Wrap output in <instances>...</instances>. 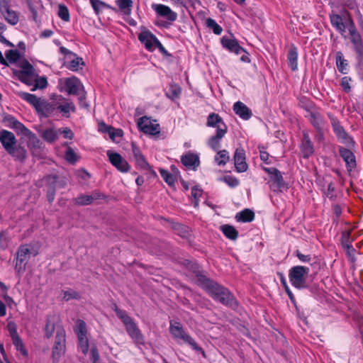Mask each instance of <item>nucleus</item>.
Here are the masks:
<instances>
[{"label": "nucleus", "mask_w": 363, "mask_h": 363, "mask_svg": "<svg viewBox=\"0 0 363 363\" xmlns=\"http://www.w3.org/2000/svg\"><path fill=\"white\" fill-rule=\"evenodd\" d=\"M200 287L215 301L236 311L238 301L233 294L225 286L209 277H201Z\"/></svg>", "instance_id": "nucleus-1"}, {"label": "nucleus", "mask_w": 363, "mask_h": 363, "mask_svg": "<svg viewBox=\"0 0 363 363\" xmlns=\"http://www.w3.org/2000/svg\"><path fill=\"white\" fill-rule=\"evenodd\" d=\"M0 143L6 152L14 160L24 162L27 158V150L24 146L18 143L15 135L7 130L0 131Z\"/></svg>", "instance_id": "nucleus-2"}, {"label": "nucleus", "mask_w": 363, "mask_h": 363, "mask_svg": "<svg viewBox=\"0 0 363 363\" xmlns=\"http://www.w3.org/2000/svg\"><path fill=\"white\" fill-rule=\"evenodd\" d=\"M113 311L117 317L123 323L125 331L136 345H145V337L138 328L134 319L128 315L125 310L120 309L116 304H114Z\"/></svg>", "instance_id": "nucleus-3"}, {"label": "nucleus", "mask_w": 363, "mask_h": 363, "mask_svg": "<svg viewBox=\"0 0 363 363\" xmlns=\"http://www.w3.org/2000/svg\"><path fill=\"white\" fill-rule=\"evenodd\" d=\"M310 269L306 266L296 265L292 267L289 271V279L291 285L297 289H308L311 293H314L315 289L309 286L307 278Z\"/></svg>", "instance_id": "nucleus-4"}, {"label": "nucleus", "mask_w": 363, "mask_h": 363, "mask_svg": "<svg viewBox=\"0 0 363 363\" xmlns=\"http://www.w3.org/2000/svg\"><path fill=\"white\" fill-rule=\"evenodd\" d=\"M183 274L199 286H201L200 278L208 277L201 269L199 264L194 259H183Z\"/></svg>", "instance_id": "nucleus-5"}, {"label": "nucleus", "mask_w": 363, "mask_h": 363, "mask_svg": "<svg viewBox=\"0 0 363 363\" xmlns=\"http://www.w3.org/2000/svg\"><path fill=\"white\" fill-rule=\"evenodd\" d=\"M60 52L65 56L67 62L64 63V65L69 70L72 72H77L82 67L81 66L84 65L83 59L78 57L77 54L68 50L65 47L61 46L60 48Z\"/></svg>", "instance_id": "nucleus-6"}, {"label": "nucleus", "mask_w": 363, "mask_h": 363, "mask_svg": "<svg viewBox=\"0 0 363 363\" xmlns=\"http://www.w3.org/2000/svg\"><path fill=\"white\" fill-rule=\"evenodd\" d=\"M74 332L78 338V347L84 354L89 351V341L86 337L87 330L86 323L82 320H77Z\"/></svg>", "instance_id": "nucleus-7"}, {"label": "nucleus", "mask_w": 363, "mask_h": 363, "mask_svg": "<svg viewBox=\"0 0 363 363\" xmlns=\"http://www.w3.org/2000/svg\"><path fill=\"white\" fill-rule=\"evenodd\" d=\"M65 342V330L63 327H58L52 351V356L53 359H58L65 354L66 350Z\"/></svg>", "instance_id": "nucleus-8"}, {"label": "nucleus", "mask_w": 363, "mask_h": 363, "mask_svg": "<svg viewBox=\"0 0 363 363\" xmlns=\"http://www.w3.org/2000/svg\"><path fill=\"white\" fill-rule=\"evenodd\" d=\"M349 23L350 40L352 44L353 50L355 52L356 56L363 55V38L355 28L353 21L350 19Z\"/></svg>", "instance_id": "nucleus-9"}, {"label": "nucleus", "mask_w": 363, "mask_h": 363, "mask_svg": "<svg viewBox=\"0 0 363 363\" xmlns=\"http://www.w3.org/2000/svg\"><path fill=\"white\" fill-rule=\"evenodd\" d=\"M264 171L270 175V181L272 182L271 189L274 192L281 191L286 187L281 172L275 167H264Z\"/></svg>", "instance_id": "nucleus-10"}, {"label": "nucleus", "mask_w": 363, "mask_h": 363, "mask_svg": "<svg viewBox=\"0 0 363 363\" xmlns=\"http://www.w3.org/2000/svg\"><path fill=\"white\" fill-rule=\"evenodd\" d=\"M31 249L29 245H21L16 252V262L15 269L18 272H24L26 261L30 258Z\"/></svg>", "instance_id": "nucleus-11"}, {"label": "nucleus", "mask_w": 363, "mask_h": 363, "mask_svg": "<svg viewBox=\"0 0 363 363\" xmlns=\"http://www.w3.org/2000/svg\"><path fill=\"white\" fill-rule=\"evenodd\" d=\"M106 154L111 164L119 172L123 173L129 172L130 165L119 153L108 150Z\"/></svg>", "instance_id": "nucleus-12"}, {"label": "nucleus", "mask_w": 363, "mask_h": 363, "mask_svg": "<svg viewBox=\"0 0 363 363\" xmlns=\"http://www.w3.org/2000/svg\"><path fill=\"white\" fill-rule=\"evenodd\" d=\"M220 43L222 47L230 52L239 55L241 54L242 52H245V50L240 45L238 40L232 33H229L228 35H223L220 38Z\"/></svg>", "instance_id": "nucleus-13"}, {"label": "nucleus", "mask_w": 363, "mask_h": 363, "mask_svg": "<svg viewBox=\"0 0 363 363\" xmlns=\"http://www.w3.org/2000/svg\"><path fill=\"white\" fill-rule=\"evenodd\" d=\"M332 125L333 131L338 140L347 147H354L355 145L354 140L350 135H348L340 123L338 121H333Z\"/></svg>", "instance_id": "nucleus-14"}, {"label": "nucleus", "mask_w": 363, "mask_h": 363, "mask_svg": "<svg viewBox=\"0 0 363 363\" xmlns=\"http://www.w3.org/2000/svg\"><path fill=\"white\" fill-rule=\"evenodd\" d=\"M138 128L145 134L157 135L160 133V127L158 123H152L149 118L143 116L138 122Z\"/></svg>", "instance_id": "nucleus-15"}, {"label": "nucleus", "mask_w": 363, "mask_h": 363, "mask_svg": "<svg viewBox=\"0 0 363 363\" xmlns=\"http://www.w3.org/2000/svg\"><path fill=\"white\" fill-rule=\"evenodd\" d=\"M352 147H338L340 156L345 162L346 169L348 172H351L356 167V157L353 152L350 150Z\"/></svg>", "instance_id": "nucleus-16"}, {"label": "nucleus", "mask_w": 363, "mask_h": 363, "mask_svg": "<svg viewBox=\"0 0 363 363\" xmlns=\"http://www.w3.org/2000/svg\"><path fill=\"white\" fill-rule=\"evenodd\" d=\"M200 164V154L199 152L189 150L183 154V166L187 169L196 171Z\"/></svg>", "instance_id": "nucleus-17"}, {"label": "nucleus", "mask_w": 363, "mask_h": 363, "mask_svg": "<svg viewBox=\"0 0 363 363\" xmlns=\"http://www.w3.org/2000/svg\"><path fill=\"white\" fill-rule=\"evenodd\" d=\"M58 327H62L60 325V318L56 314H49L46 316V322L44 328L45 337L50 339L52 337L55 330H57Z\"/></svg>", "instance_id": "nucleus-18"}, {"label": "nucleus", "mask_w": 363, "mask_h": 363, "mask_svg": "<svg viewBox=\"0 0 363 363\" xmlns=\"http://www.w3.org/2000/svg\"><path fill=\"white\" fill-rule=\"evenodd\" d=\"M21 135L27 138V146L33 153L41 149L43 145L42 142L38 136L28 128H26Z\"/></svg>", "instance_id": "nucleus-19"}, {"label": "nucleus", "mask_w": 363, "mask_h": 363, "mask_svg": "<svg viewBox=\"0 0 363 363\" xmlns=\"http://www.w3.org/2000/svg\"><path fill=\"white\" fill-rule=\"evenodd\" d=\"M138 40L147 50L152 51L158 39L150 30H145L138 35Z\"/></svg>", "instance_id": "nucleus-20"}, {"label": "nucleus", "mask_w": 363, "mask_h": 363, "mask_svg": "<svg viewBox=\"0 0 363 363\" xmlns=\"http://www.w3.org/2000/svg\"><path fill=\"white\" fill-rule=\"evenodd\" d=\"M0 11L4 16L6 21L12 26L18 23L19 18L18 13L10 9L6 1L0 0Z\"/></svg>", "instance_id": "nucleus-21"}, {"label": "nucleus", "mask_w": 363, "mask_h": 363, "mask_svg": "<svg viewBox=\"0 0 363 363\" xmlns=\"http://www.w3.org/2000/svg\"><path fill=\"white\" fill-rule=\"evenodd\" d=\"M234 164L238 172H245L247 169L245 162V151L243 148H237L234 154Z\"/></svg>", "instance_id": "nucleus-22"}, {"label": "nucleus", "mask_w": 363, "mask_h": 363, "mask_svg": "<svg viewBox=\"0 0 363 363\" xmlns=\"http://www.w3.org/2000/svg\"><path fill=\"white\" fill-rule=\"evenodd\" d=\"M3 123L9 128L13 129L18 135L21 134L26 127L13 116L7 114L3 118Z\"/></svg>", "instance_id": "nucleus-23"}, {"label": "nucleus", "mask_w": 363, "mask_h": 363, "mask_svg": "<svg viewBox=\"0 0 363 363\" xmlns=\"http://www.w3.org/2000/svg\"><path fill=\"white\" fill-rule=\"evenodd\" d=\"M82 84L76 77L66 78L65 80V89L69 95H77Z\"/></svg>", "instance_id": "nucleus-24"}, {"label": "nucleus", "mask_w": 363, "mask_h": 363, "mask_svg": "<svg viewBox=\"0 0 363 363\" xmlns=\"http://www.w3.org/2000/svg\"><path fill=\"white\" fill-rule=\"evenodd\" d=\"M233 108L235 113L243 120H249L252 116V111L241 101L235 102Z\"/></svg>", "instance_id": "nucleus-25"}, {"label": "nucleus", "mask_w": 363, "mask_h": 363, "mask_svg": "<svg viewBox=\"0 0 363 363\" xmlns=\"http://www.w3.org/2000/svg\"><path fill=\"white\" fill-rule=\"evenodd\" d=\"M132 150L136 164L143 169H147L150 165L140 149L136 145L132 144Z\"/></svg>", "instance_id": "nucleus-26"}, {"label": "nucleus", "mask_w": 363, "mask_h": 363, "mask_svg": "<svg viewBox=\"0 0 363 363\" xmlns=\"http://www.w3.org/2000/svg\"><path fill=\"white\" fill-rule=\"evenodd\" d=\"M183 343L186 344L195 353L201 354L203 357H206V354L203 348L198 344L194 338L191 337L187 333L183 332Z\"/></svg>", "instance_id": "nucleus-27"}, {"label": "nucleus", "mask_w": 363, "mask_h": 363, "mask_svg": "<svg viewBox=\"0 0 363 363\" xmlns=\"http://www.w3.org/2000/svg\"><path fill=\"white\" fill-rule=\"evenodd\" d=\"M55 110H57V104L43 100L37 112L44 117H48L52 115Z\"/></svg>", "instance_id": "nucleus-28"}, {"label": "nucleus", "mask_w": 363, "mask_h": 363, "mask_svg": "<svg viewBox=\"0 0 363 363\" xmlns=\"http://www.w3.org/2000/svg\"><path fill=\"white\" fill-rule=\"evenodd\" d=\"M18 96L23 100L28 102L29 104L33 106L37 111L39 108L41 101V99L38 98L36 95L30 94L28 92L20 91L18 93Z\"/></svg>", "instance_id": "nucleus-29"}, {"label": "nucleus", "mask_w": 363, "mask_h": 363, "mask_svg": "<svg viewBox=\"0 0 363 363\" xmlns=\"http://www.w3.org/2000/svg\"><path fill=\"white\" fill-rule=\"evenodd\" d=\"M287 60L289 67L292 71H296L298 69V51L294 45H292L287 53Z\"/></svg>", "instance_id": "nucleus-30"}, {"label": "nucleus", "mask_w": 363, "mask_h": 363, "mask_svg": "<svg viewBox=\"0 0 363 363\" xmlns=\"http://www.w3.org/2000/svg\"><path fill=\"white\" fill-rule=\"evenodd\" d=\"M89 2L94 13L96 16L100 15L102 12V9H104L116 11L115 8L101 0H89Z\"/></svg>", "instance_id": "nucleus-31"}, {"label": "nucleus", "mask_w": 363, "mask_h": 363, "mask_svg": "<svg viewBox=\"0 0 363 363\" xmlns=\"http://www.w3.org/2000/svg\"><path fill=\"white\" fill-rule=\"evenodd\" d=\"M336 66L338 71L343 74H347L348 72V62L347 60L344 58V55L341 51H338L335 55Z\"/></svg>", "instance_id": "nucleus-32"}, {"label": "nucleus", "mask_w": 363, "mask_h": 363, "mask_svg": "<svg viewBox=\"0 0 363 363\" xmlns=\"http://www.w3.org/2000/svg\"><path fill=\"white\" fill-rule=\"evenodd\" d=\"M235 219L238 222H251L255 219V213L251 209L245 208L236 214Z\"/></svg>", "instance_id": "nucleus-33"}, {"label": "nucleus", "mask_w": 363, "mask_h": 363, "mask_svg": "<svg viewBox=\"0 0 363 363\" xmlns=\"http://www.w3.org/2000/svg\"><path fill=\"white\" fill-rule=\"evenodd\" d=\"M21 70L16 71L15 74L16 76L30 75L35 74V69L33 66L26 60H23L20 64Z\"/></svg>", "instance_id": "nucleus-34"}, {"label": "nucleus", "mask_w": 363, "mask_h": 363, "mask_svg": "<svg viewBox=\"0 0 363 363\" xmlns=\"http://www.w3.org/2000/svg\"><path fill=\"white\" fill-rule=\"evenodd\" d=\"M220 230L227 238L232 240H236L238 236V231L235 228L228 224L221 225Z\"/></svg>", "instance_id": "nucleus-35"}, {"label": "nucleus", "mask_w": 363, "mask_h": 363, "mask_svg": "<svg viewBox=\"0 0 363 363\" xmlns=\"http://www.w3.org/2000/svg\"><path fill=\"white\" fill-rule=\"evenodd\" d=\"M181 94V88L176 84H170L166 91L167 96L172 101L179 99Z\"/></svg>", "instance_id": "nucleus-36"}, {"label": "nucleus", "mask_w": 363, "mask_h": 363, "mask_svg": "<svg viewBox=\"0 0 363 363\" xmlns=\"http://www.w3.org/2000/svg\"><path fill=\"white\" fill-rule=\"evenodd\" d=\"M277 276L279 277V278L280 279V282H281V285L283 286V287L284 288V290H285L286 293L287 294L291 302L296 307H297L295 297L287 284V281H286V277H285L284 273L277 272Z\"/></svg>", "instance_id": "nucleus-37"}, {"label": "nucleus", "mask_w": 363, "mask_h": 363, "mask_svg": "<svg viewBox=\"0 0 363 363\" xmlns=\"http://www.w3.org/2000/svg\"><path fill=\"white\" fill-rule=\"evenodd\" d=\"M58 133L54 128H47L41 132V137L47 143H52L57 138Z\"/></svg>", "instance_id": "nucleus-38"}, {"label": "nucleus", "mask_w": 363, "mask_h": 363, "mask_svg": "<svg viewBox=\"0 0 363 363\" xmlns=\"http://www.w3.org/2000/svg\"><path fill=\"white\" fill-rule=\"evenodd\" d=\"M301 152L303 158H308L314 153L313 144L311 140L301 142Z\"/></svg>", "instance_id": "nucleus-39"}, {"label": "nucleus", "mask_w": 363, "mask_h": 363, "mask_svg": "<svg viewBox=\"0 0 363 363\" xmlns=\"http://www.w3.org/2000/svg\"><path fill=\"white\" fill-rule=\"evenodd\" d=\"M57 110L64 113L66 117H69L70 112L74 113L76 111V107L73 102L67 101L64 104H57Z\"/></svg>", "instance_id": "nucleus-40"}, {"label": "nucleus", "mask_w": 363, "mask_h": 363, "mask_svg": "<svg viewBox=\"0 0 363 363\" xmlns=\"http://www.w3.org/2000/svg\"><path fill=\"white\" fill-rule=\"evenodd\" d=\"M330 23L332 26L337 30L342 33L345 31V25L342 21V18L339 14H333L330 16Z\"/></svg>", "instance_id": "nucleus-41"}, {"label": "nucleus", "mask_w": 363, "mask_h": 363, "mask_svg": "<svg viewBox=\"0 0 363 363\" xmlns=\"http://www.w3.org/2000/svg\"><path fill=\"white\" fill-rule=\"evenodd\" d=\"M224 122L222 118L217 113H211L208 115L207 118V126L209 127H218L223 124Z\"/></svg>", "instance_id": "nucleus-42"}, {"label": "nucleus", "mask_w": 363, "mask_h": 363, "mask_svg": "<svg viewBox=\"0 0 363 363\" xmlns=\"http://www.w3.org/2000/svg\"><path fill=\"white\" fill-rule=\"evenodd\" d=\"M341 244L345 250H350L352 252H356V250L352 245V240L350 239V232L343 231L341 237Z\"/></svg>", "instance_id": "nucleus-43"}, {"label": "nucleus", "mask_w": 363, "mask_h": 363, "mask_svg": "<svg viewBox=\"0 0 363 363\" xmlns=\"http://www.w3.org/2000/svg\"><path fill=\"white\" fill-rule=\"evenodd\" d=\"M229 159H230V157L228 155V152L225 150H223L218 151V152L215 157V162L219 166H224L228 162Z\"/></svg>", "instance_id": "nucleus-44"}, {"label": "nucleus", "mask_w": 363, "mask_h": 363, "mask_svg": "<svg viewBox=\"0 0 363 363\" xmlns=\"http://www.w3.org/2000/svg\"><path fill=\"white\" fill-rule=\"evenodd\" d=\"M116 3L120 10L125 14H130L133 6L132 0H116Z\"/></svg>", "instance_id": "nucleus-45"}, {"label": "nucleus", "mask_w": 363, "mask_h": 363, "mask_svg": "<svg viewBox=\"0 0 363 363\" xmlns=\"http://www.w3.org/2000/svg\"><path fill=\"white\" fill-rule=\"evenodd\" d=\"M13 345L16 347V349L21 352L22 355L24 357H27L28 355V351L25 348L24 344L18 335L11 337Z\"/></svg>", "instance_id": "nucleus-46"}, {"label": "nucleus", "mask_w": 363, "mask_h": 363, "mask_svg": "<svg viewBox=\"0 0 363 363\" xmlns=\"http://www.w3.org/2000/svg\"><path fill=\"white\" fill-rule=\"evenodd\" d=\"M206 26L207 28L211 30L216 35H220L223 31L222 27L219 26L216 23V21L211 18H206Z\"/></svg>", "instance_id": "nucleus-47"}, {"label": "nucleus", "mask_w": 363, "mask_h": 363, "mask_svg": "<svg viewBox=\"0 0 363 363\" xmlns=\"http://www.w3.org/2000/svg\"><path fill=\"white\" fill-rule=\"evenodd\" d=\"M98 130L102 133H108L109 137L114 140L116 134L114 131V128L111 125H106L104 122L101 121L98 125Z\"/></svg>", "instance_id": "nucleus-48"}, {"label": "nucleus", "mask_w": 363, "mask_h": 363, "mask_svg": "<svg viewBox=\"0 0 363 363\" xmlns=\"http://www.w3.org/2000/svg\"><path fill=\"white\" fill-rule=\"evenodd\" d=\"M160 173L162 178L170 186H173L175 183V177L171 174L168 170L160 169Z\"/></svg>", "instance_id": "nucleus-49"}, {"label": "nucleus", "mask_w": 363, "mask_h": 363, "mask_svg": "<svg viewBox=\"0 0 363 363\" xmlns=\"http://www.w3.org/2000/svg\"><path fill=\"white\" fill-rule=\"evenodd\" d=\"M57 15L62 21L65 22H69L70 21L69 9L67 6L64 4H59Z\"/></svg>", "instance_id": "nucleus-50"}, {"label": "nucleus", "mask_w": 363, "mask_h": 363, "mask_svg": "<svg viewBox=\"0 0 363 363\" xmlns=\"http://www.w3.org/2000/svg\"><path fill=\"white\" fill-rule=\"evenodd\" d=\"M202 190L199 189L197 186H194L191 190V203L194 207L199 206V199L201 196Z\"/></svg>", "instance_id": "nucleus-51"}, {"label": "nucleus", "mask_w": 363, "mask_h": 363, "mask_svg": "<svg viewBox=\"0 0 363 363\" xmlns=\"http://www.w3.org/2000/svg\"><path fill=\"white\" fill-rule=\"evenodd\" d=\"M5 56L6 58V60L11 63L16 62L21 57L20 52L17 50H9L6 51Z\"/></svg>", "instance_id": "nucleus-52"}, {"label": "nucleus", "mask_w": 363, "mask_h": 363, "mask_svg": "<svg viewBox=\"0 0 363 363\" xmlns=\"http://www.w3.org/2000/svg\"><path fill=\"white\" fill-rule=\"evenodd\" d=\"M92 203L90 195L81 194L74 199V203L79 206H87Z\"/></svg>", "instance_id": "nucleus-53"}, {"label": "nucleus", "mask_w": 363, "mask_h": 363, "mask_svg": "<svg viewBox=\"0 0 363 363\" xmlns=\"http://www.w3.org/2000/svg\"><path fill=\"white\" fill-rule=\"evenodd\" d=\"M183 244L184 243V240L190 245H194V237L190 232L189 228L188 226L183 225Z\"/></svg>", "instance_id": "nucleus-54"}, {"label": "nucleus", "mask_w": 363, "mask_h": 363, "mask_svg": "<svg viewBox=\"0 0 363 363\" xmlns=\"http://www.w3.org/2000/svg\"><path fill=\"white\" fill-rule=\"evenodd\" d=\"M170 332L175 337H182V325L179 322H170Z\"/></svg>", "instance_id": "nucleus-55"}, {"label": "nucleus", "mask_w": 363, "mask_h": 363, "mask_svg": "<svg viewBox=\"0 0 363 363\" xmlns=\"http://www.w3.org/2000/svg\"><path fill=\"white\" fill-rule=\"evenodd\" d=\"M34 87L31 89V91H35L37 89H44L48 86L47 78L44 76L35 78Z\"/></svg>", "instance_id": "nucleus-56"}, {"label": "nucleus", "mask_w": 363, "mask_h": 363, "mask_svg": "<svg viewBox=\"0 0 363 363\" xmlns=\"http://www.w3.org/2000/svg\"><path fill=\"white\" fill-rule=\"evenodd\" d=\"M65 158L70 164H74L77 162V155L71 147H67L65 154Z\"/></svg>", "instance_id": "nucleus-57"}, {"label": "nucleus", "mask_w": 363, "mask_h": 363, "mask_svg": "<svg viewBox=\"0 0 363 363\" xmlns=\"http://www.w3.org/2000/svg\"><path fill=\"white\" fill-rule=\"evenodd\" d=\"M80 298H81L80 294L78 292H77L72 289H69V290L63 291V298L67 301H68L71 299L78 300Z\"/></svg>", "instance_id": "nucleus-58"}, {"label": "nucleus", "mask_w": 363, "mask_h": 363, "mask_svg": "<svg viewBox=\"0 0 363 363\" xmlns=\"http://www.w3.org/2000/svg\"><path fill=\"white\" fill-rule=\"evenodd\" d=\"M222 180L231 188H235L239 185V180L235 177L231 175L224 176Z\"/></svg>", "instance_id": "nucleus-59"}, {"label": "nucleus", "mask_w": 363, "mask_h": 363, "mask_svg": "<svg viewBox=\"0 0 363 363\" xmlns=\"http://www.w3.org/2000/svg\"><path fill=\"white\" fill-rule=\"evenodd\" d=\"M155 10L159 16L164 17L169 13L170 8L163 4H157L155 5Z\"/></svg>", "instance_id": "nucleus-60"}, {"label": "nucleus", "mask_w": 363, "mask_h": 363, "mask_svg": "<svg viewBox=\"0 0 363 363\" xmlns=\"http://www.w3.org/2000/svg\"><path fill=\"white\" fill-rule=\"evenodd\" d=\"M35 74H30V75L17 76L18 79L23 83L31 86L35 81Z\"/></svg>", "instance_id": "nucleus-61"}, {"label": "nucleus", "mask_w": 363, "mask_h": 363, "mask_svg": "<svg viewBox=\"0 0 363 363\" xmlns=\"http://www.w3.org/2000/svg\"><path fill=\"white\" fill-rule=\"evenodd\" d=\"M221 139H218L214 135L211 136L208 141V145L214 151H218L220 147V141Z\"/></svg>", "instance_id": "nucleus-62"}, {"label": "nucleus", "mask_w": 363, "mask_h": 363, "mask_svg": "<svg viewBox=\"0 0 363 363\" xmlns=\"http://www.w3.org/2000/svg\"><path fill=\"white\" fill-rule=\"evenodd\" d=\"M57 175H48L45 177V180L47 183V189L53 188L56 189V183L57 181Z\"/></svg>", "instance_id": "nucleus-63"}, {"label": "nucleus", "mask_w": 363, "mask_h": 363, "mask_svg": "<svg viewBox=\"0 0 363 363\" xmlns=\"http://www.w3.org/2000/svg\"><path fill=\"white\" fill-rule=\"evenodd\" d=\"M357 61V70L362 79H363V55L355 57Z\"/></svg>", "instance_id": "nucleus-64"}]
</instances>
